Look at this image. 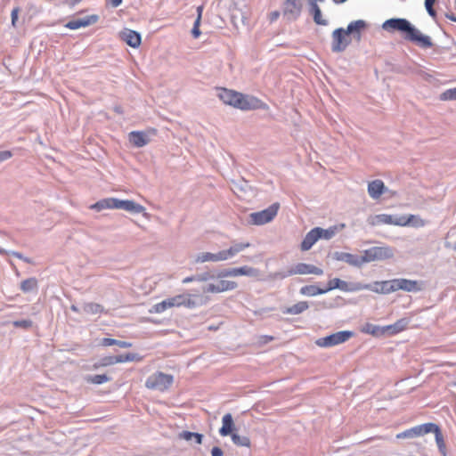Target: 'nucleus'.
Masks as SVG:
<instances>
[{"label": "nucleus", "mask_w": 456, "mask_h": 456, "mask_svg": "<svg viewBox=\"0 0 456 456\" xmlns=\"http://www.w3.org/2000/svg\"><path fill=\"white\" fill-rule=\"evenodd\" d=\"M383 29L387 31H402L404 33V38L413 42L421 48H430L433 46L432 38L428 35L422 34L420 30L415 28L408 20L390 19L382 24Z\"/></svg>", "instance_id": "f257e3e1"}, {"label": "nucleus", "mask_w": 456, "mask_h": 456, "mask_svg": "<svg viewBox=\"0 0 456 456\" xmlns=\"http://www.w3.org/2000/svg\"><path fill=\"white\" fill-rule=\"evenodd\" d=\"M218 97L224 103L241 110H265L267 108L265 102L253 95L243 94L226 88L220 89Z\"/></svg>", "instance_id": "f03ea898"}, {"label": "nucleus", "mask_w": 456, "mask_h": 456, "mask_svg": "<svg viewBox=\"0 0 456 456\" xmlns=\"http://www.w3.org/2000/svg\"><path fill=\"white\" fill-rule=\"evenodd\" d=\"M90 209L101 212L104 209H123L132 214H140L145 208L132 200H120L117 198H104L90 206Z\"/></svg>", "instance_id": "7ed1b4c3"}, {"label": "nucleus", "mask_w": 456, "mask_h": 456, "mask_svg": "<svg viewBox=\"0 0 456 456\" xmlns=\"http://www.w3.org/2000/svg\"><path fill=\"white\" fill-rule=\"evenodd\" d=\"M422 289L421 284L415 280L409 279H393L387 280V281L376 283V292L391 293L403 289L408 292L420 291Z\"/></svg>", "instance_id": "20e7f679"}, {"label": "nucleus", "mask_w": 456, "mask_h": 456, "mask_svg": "<svg viewBox=\"0 0 456 456\" xmlns=\"http://www.w3.org/2000/svg\"><path fill=\"white\" fill-rule=\"evenodd\" d=\"M173 382V375L157 371L147 378L145 387L152 390L164 391L169 388Z\"/></svg>", "instance_id": "39448f33"}, {"label": "nucleus", "mask_w": 456, "mask_h": 456, "mask_svg": "<svg viewBox=\"0 0 456 456\" xmlns=\"http://www.w3.org/2000/svg\"><path fill=\"white\" fill-rule=\"evenodd\" d=\"M279 208L280 203L275 202L264 210L253 212L249 215V223L254 225H263L270 223L277 216Z\"/></svg>", "instance_id": "423d86ee"}, {"label": "nucleus", "mask_w": 456, "mask_h": 456, "mask_svg": "<svg viewBox=\"0 0 456 456\" xmlns=\"http://www.w3.org/2000/svg\"><path fill=\"white\" fill-rule=\"evenodd\" d=\"M395 256V249L388 246L372 247L364 250V260L366 262L384 261Z\"/></svg>", "instance_id": "0eeeda50"}, {"label": "nucleus", "mask_w": 456, "mask_h": 456, "mask_svg": "<svg viewBox=\"0 0 456 456\" xmlns=\"http://www.w3.org/2000/svg\"><path fill=\"white\" fill-rule=\"evenodd\" d=\"M302 0H285L282 7L283 17L289 21H295L301 14Z\"/></svg>", "instance_id": "6e6552de"}, {"label": "nucleus", "mask_w": 456, "mask_h": 456, "mask_svg": "<svg viewBox=\"0 0 456 456\" xmlns=\"http://www.w3.org/2000/svg\"><path fill=\"white\" fill-rule=\"evenodd\" d=\"M257 273V270L248 266H240V267H234V268H226L223 270L217 271V278L223 279L225 277H236V276H248L252 277L255 276Z\"/></svg>", "instance_id": "1a4fd4ad"}, {"label": "nucleus", "mask_w": 456, "mask_h": 456, "mask_svg": "<svg viewBox=\"0 0 456 456\" xmlns=\"http://www.w3.org/2000/svg\"><path fill=\"white\" fill-rule=\"evenodd\" d=\"M238 287V283L233 281L220 279L217 284L208 283L202 287L203 293H221L228 290H233Z\"/></svg>", "instance_id": "9d476101"}, {"label": "nucleus", "mask_w": 456, "mask_h": 456, "mask_svg": "<svg viewBox=\"0 0 456 456\" xmlns=\"http://www.w3.org/2000/svg\"><path fill=\"white\" fill-rule=\"evenodd\" d=\"M401 216H394L391 214H376L369 217V224L372 226L395 225L400 226Z\"/></svg>", "instance_id": "9b49d317"}, {"label": "nucleus", "mask_w": 456, "mask_h": 456, "mask_svg": "<svg viewBox=\"0 0 456 456\" xmlns=\"http://www.w3.org/2000/svg\"><path fill=\"white\" fill-rule=\"evenodd\" d=\"M118 36L122 41L133 48H138L141 45L142 36L138 31L125 28Z\"/></svg>", "instance_id": "f8f14e48"}, {"label": "nucleus", "mask_w": 456, "mask_h": 456, "mask_svg": "<svg viewBox=\"0 0 456 456\" xmlns=\"http://www.w3.org/2000/svg\"><path fill=\"white\" fill-rule=\"evenodd\" d=\"M99 19L100 17L97 14L88 15L81 19H76L68 21L65 24V28L69 29H78L80 28H86L95 24L99 20Z\"/></svg>", "instance_id": "ddd939ff"}, {"label": "nucleus", "mask_w": 456, "mask_h": 456, "mask_svg": "<svg viewBox=\"0 0 456 456\" xmlns=\"http://www.w3.org/2000/svg\"><path fill=\"white\" fill-rule=\"evenodd\" d=\"M289 273L293 274H315L322 275L323 273L322 269L310 264L298 263L293 267L289 268Z\"/></svg>", "instance_id": "4468645a"}, {"label": "nucleus", "mask_w": 456, "mask_h": 456, "mask_svg": "<svg viewBox=\"0 0 456 456\" xmlns=\"http://www.w3.org/2000/svg\"><path fill=\"white\" fill-rule=\"evenodd\" d=\"M129 142L136 148H142L150 142L148 133L144 131H132L128 134Z\"/></svg>", "instance_id": "2eb2a0df"}, {"label": "nucleus", "mask_w": 456, "mask_h": 456, "mask_svg": "<svg viewBox=\"0 0 456 456\" xmlns=\"http://www.w3.org/2000/svg\"><path fill=\"white\" fill-rule=\"evenodd\" d=\"M176 297H181V304H179L178 306H185L192 309L204 304L202 297L197 295L180 294L176 295Z\"/></svg>", "instance_id": "dca6fc26"}, {"label": "nucleus", "mask_w": 456, "mask_h": 456, "mask_svg": "<svg viewBox=\"0 0 456 456\" xmlns=\"http://www.w3.org/2000/svg\"><path fill=\"white\" fill-rule=\"evenodd\" d=\"M408 324L409 319L401 318L398 319L397 322H394L392 325L383 326L381 329V332L387 333L388 335L391 336L397 335V333L405 330Z\"/></svg>", "instance_id": "f3484780"}, {"label": "nucleus", "mask_w": 456, "mask_h": 456, "mask_svg": "<svg viewBox=\"0 0 456 456\" xmlns=\"http://www.w3.org/2000/svg\"><path fill=\"white\" fill-rule=\"evenodd\" d=\"M316 345L321 347H330L342 343V330L330 334L316 340Z\"/></svg>", "instance_id": "a211bd4d"}, {"label": "nucleus", "mask_w": 456, "mask_h": 456, "mask_svg": "<svg viewBox=\"0 0 456 456\" xmlns=\"http://www.w3.org/2000/svg\"><path fill=\"white\" fill-rule=\"evenodd\" d=\"M385 191L386 186L381 179H375L374 181L368 183L369 196L372 200H379L381 195L384 194Z\"/></svg>", "instance_id": "6ab92c4d"}, {"label": "nucleus", "mask_w": 456, "mask_h": 456, "mask_svg": "<svg viewBox=\"0 0 456 456\" xmlns=\"http://www.w3.org/2000/svg\"><path fill=\"white\" fill-rule=\"evenodd\" d=\"M180 299L181 297L176 296L167 298L160 303L152 305V307L150 309V313H162L167 308L178 306V305L181 304Z\"/></svg>", "instance_id": "aec40b11"}, {"label": "nucleus", "mask_w": 456, "mask_h": 456, "mask_svg": "<svg viewBox=\"0 0 456 456\" xmlns=\"http://www.w3.org/2000/svg\"><path fill=\"white\" fill-rule=\"evenodd\" d=\"M236 428L234 425L233 418L231 413H226L222 419V427L219 429V434L222 436H228L234 434Z\"/></svg>", "instance_id": "412c9836"}, {"label": "nucleus", "mask_w": 456, "mask_h": 456, "mask_svg": "<svg viewBox=\"0 0 456 456\" xmlns=\"http://www.w3.org/2000/svg\"><path fill=\"white\" fill-rule=\"evenodd\" d=\"M433 432L435 434V439L438 449L444 452L445 449V442L444 440L443 433L440 428L435 423H426V434Z\"/></svg>", "instance_id": "4be33fe9"}, {"label": "nucleus", "mask_w": 456, "mask_h": 456, "mask_svg": "<svg viewBox=\"0 0 456 456\" xmlns=\"http://www.w3.org/2000/svg\"><path fill=\"white\" fill-rule=\"evenodd\" d=\"M318 232H316L314 227L305 234L300 244L302 251L309 250L319 240Z\"/></svg>", "instance_id": "5701e85b"}, {"label": "nucleus", "mask_w": 456, "mask_h": 456, "mask_svg": "<svg viewBox=\"0 0 456 456\" xmlns=\"http://www.w3.org/2000/svg\"><path fill=\"white\" fill-rule=\"evenodd\" d=\"M308 12L313 16L314 21L318 25H326L327 20L322 19V11L316 1L308 0Z\"/></svg>", "instance_id": "b1692460"}, {"label": "nucleus", "mask_w": 456, "mask_h": 456, "mask_svg": "<svg viewBox=\"0 0 456 456\" xmlns=\"http://www.w3.org/2000/svg\"><path fill=\"white\" fill-rule=\"evenodd\" d=\"M426 434V423L420 424L419 426L408 428L401 433H397V438H411L416 436H422Z\"/></svg>", "instance_id": "393cba45"}, {"label": "nucleus", "mask_w": 456, "mask_h": 456, "mask_svg": "<svg viewBox=\"0 0 456 456\" xmlns=\"http://www.w3.org/2000/svg\"><path fill=\"white\" fill-rule=\"evenodd\" d=\"M425 224L426 221L419 216H413V214H411L410 216H401L400 226L422 227L425 226Z\"/></svg>", "instance_id": "a878e982"}, {"label": "nucleus", "mask_w": 456, "mask_h": 456, "mask_svg": "<svg viewBox=\"0 0 456 456\" xmlns=\"http://www.w3.org/2000/svg\"><path fill=\"white\" fill-rule=\"evenodd\" d=\"M366 28V24L364 20H358L352 21L347 25V28L344 30L345 34H351L356 36L357 39H360L361 32L362 29Z\"/></svg>", "instance_id": "bb28decb"}, {"label": "nucleus", "mask_w": 456, "mask_h": 456, "mask_svg": "<svg viewBox=\"0 0 456 456\" xmlns=\"http://www.w3.org/2000/svg\"><path fill=\"white\" fill-rule=\"evenodd\" d=\"M308 307H309V305H308L307 302L300 301V302L293 305L292 306L281 307V311L283 314H299L303 313L304 311H305Z\"/></svg>", "instance_id": "cd10ccee"}, {"label": "nucleus", "mask_w": 456, "mask_h": 456, "mask_svg": "<svg viewBox=\"0 0 456 456\" xmlns=\"http://www.w3.org/2000/svg\"><path fill=\"white\" fill-rule=\"evenodd\" d=\"M204 436L200 433L191 432L188 430H183L178 434V438L183 439L185 441H192L197 444H201L203 441Z\"/></svg>", "instance_id": "c85d7f7f"}, {"label": "nucleus", "mask_w": 456, "mask_h": 456, "mask_svg": "<svg viewBox=\"0 0 456 456\" xmlns=\"http://www.w3.org/2000/svg\"><path fill=\"white\" fill-rule=\"evenodd\" d=\"M142 356L137 353H126L118 355H115L116 363L126 362H141Z\"/></svg>", "instance_id": "c756f323"}, {"label": "nucleus", "mask_w": 456, "mask_h": 456, "mask_svg": "<svg viewBox=\"0 0 456 456\" xmlns=\"http://www.w3.org/2000/svg\"><path fill=\"white\" fill-rule=\"evenodd\" d=\"M345 261L348 263V265L360 266L366 263L364 259V251L361 255H351V253L344 254Z\"/></svg>", "instance_id": "7c9ffc66"}, {"label": "nucleus", "mask_w": 456, "mask_h": 456, "mask_svg": "<svg viewBox=\"0 0 456 456\" xmlns=\"http://www.w3.org/2000/svg\"><path fill=\"white\" fill-rule=\"evenodd\" d=\"M84 313L87 314H98L104 313V307L98 303H85L82 306Z\"/></svg>", "instance_id": "2f4dec72"}, {"label": "nucleus", "mask_w": 456, "mask_h": 456, "mask_svg": "<svg viewBox=\"0 0 456 456\" xmlns=\"http://www.w3.org/2000/svg\"><path fill=\"white\" fill-rule=\"evenodd\" d=\"M85 380L89 384L101 385L110 381L111 377L106 374L87 375L85 377Z\"/></svg>", "instance_id": "473e14b6"}, {"label": "nucleus", "mask_w": 456, "mask_h": 456, "mask_svg": "<svg viewBox=\"0 0 456 456\" xmlns=\"http://www.w3.org/2000/svg\"><path fill=\"white\" fill-rule=\"evenodd\" d=\"M101 345L103 346H118L121 348H128L132 346V343L123 340H118L110 338H103Z\"/></svg>", "instance_id": "72a5a7b5"}, {"label": "nucleus", "mask_w": 456, "mask_h": 456, "mask_svg": "<svg viewBox=\"0 0 456 456\" xmlns=\"http://www.w3.org/2000/svg\"><path fill=\"white\" fill-rule=\"evenodd\" d=\"M37 280L35 277L28 278L21 281L20 289L24 293H28L37 289Z\"/></svg>", "instance_id": "f704fd0d"}, {"label": "nucleus", "mask_w": 456, "mask_h": 456, "mask_svg": "<svg viewBox=\"0 0 456 456\" xmlns=\"http://www.w3.org/2000/svg\"><path fill=\"white\" fill-rule=\"evenodd\" d=\"M333 52H340L342 50V27L333 31V43L331 45Z\"/></svg>", "instance_id": "c9c22d12"}, {"label": "nucleus", "mask_w": 456, "mask_h": 456, "mask_svg": "<svg viewBox=\"0 0 456 456\" xmlns=\"http://www.w3.org/2000/svg\"><path fill=\"white\" fill-rule=\"evenodd\" d=\"M338 226H331L328 229H323L322 227H315V231L319 232L318 238L319 240L324 239V240H330L331 239L337 232Z\"/></svg>", "instance_id": "e433bc0d"}, {"label": "nucleus", "mask_w": 456, "mask_h": 456, "mask_svg": "<svg viewBox=\"0 0 456 456\" xmlns=\"http://www.w3.org/2000/svg\"><path fill=\"white\" fill-rule=\"evenodd\" d=\"M300 293L305 296H316L324 294L325 290H322V288L316 285H305L301 288Z\"/></svg>", "instance_id": "4c0bfd02"}, {"label": "nucleus", "mask_w": 456, "mask_h": 456, "mask_svg": "<svg viewBox=\"0 0 456 456\" xmlns=\"http://www.w3.org/2000/svg\"><path fill=\"white\" fill-rule=\"evenodd\" d=\"M113 364H116L115 355L104 356V357L99 359L97 362H95L93 364L92 369L98 370L102 367H107V366H110Z\"/></svg>", "instance_id": "58836bf2"}, {"label": "nucleus", "mask_w": 456, "mask_h": 456, "mask_svg": "<svg viewBox=\"0 0 456 456\" xmlns=\"http://www.w3.org/2000/svg\"><path fill=\"white\" fill-rule=\"evenodd\" d=\"M193 279H196V281H208L210 280H219L217 278V271H207L201 273H197L193 275Z\"/></svg>", "instance_id": "ea45409f"}, {"label": "nucleus", "mask_w": 456, "mask_h": 456, "mask_svg": "<svg viewBox=\"0 0 456 456\" xmlns=\"http://www.w3.org/2000/svg\"><path fill=\"white\" fill-rule=\"evenodd\" d=\"M232 441L238 446H250V439L246 436H240L238 433H234L231 436Z\"/></svg>", "instance_id": "a19ab883"}, {"label": "nucleus", "mask_w": 456, "mask_h": 456, "mask_svg": "<svg viewBox=\"0 0 456 456\" xmlns=\"http://www.w3.org/2000/svg\"><path fill=\"white\" fill-rule=\"evenodd\" d=\"M208 261L216 262V253L203 252L197 255L195 262L204 263Z\"/></svg>", "instance_id": "79ce46f5"}, {"label": "nucleus", "mask_w": 456, "mask_h": 456, "mask_svg": "<svg viewBox=\"0 0 456 456\" xmlns=\"http://www.w3.org/2000/svg\"><path fill=\"white\" fill-rule=\"evenodd\" d=\"M0 255H12L19 259L23 260L24 262L28 264H33V260L29 257L24 256L20 252L18 251H7L4 248H0Z\"/></svg>", "instance_id": "37998d69"}, {"label": "nucleus", "mask_w": 456, "mask_h": 456, "mask_svg": "<svg viewBox=\"0 0 456 456\" xmlns=\"http://www.w3.org/2000/svg\"><path fill=\"white\" fill-rule=\"evenodd\" d=\"M250 247L249 242H239V243H233L230 248L229 250H231L232 256H234L240 251L244 250L245 248Z\"/></svg>", "instance_id": "c03bdc74"}, {"label": "nucleus", "mask_w": 456, "mask_h": 456, "mask_svg": "<svg viewBox=\"0 0 456 456\" xmlns=\"http://www.w3.org/2000/svg\"><path fill=\"white\" fill-rule=\"evenodd\" d=\"M334 289H342V280L339 278H335L333 280H330L327 286L322 288V290H325V293Z\"/></svg>", "instance_id": "a18cd8bd"}, {"label": "nucleus", "mask_w": 456, "mask_h": 456, "mask_svg": "<svg viewBox=\"0 0 456 456\" xmlns=\"http://www.w3.org/2000/svg\"><path fill=\"white\" fill-rule=\"evenodd\" d=\"M12 325L15 328L29 330L33 326V322L29 319L17 320L12 322Z\"/></svg>", "instance_id": "49530a36"}, {"label": "nucleus", "mask_w": 456, "mask_h": 456, "mask_svg": "<svg viewBox=\"0 0 456 456\" xmlns=\"http://www.w3.org/2000/svg\"><path fill=\"white\" fill-rule=\"evenodd\" d=\"M440 99L443 101L456 100V87L442 92Z\"/></svg>", "instance_id": "de8ad7c7"}, {"label": "nucleus", "mask_w": 456, "mask_h": 456, "mask_svg": "<svg viewBox=\"0 0 456 456\" xmlns=\"http://www.w3.org/2000/svg\"><path fill=\"white\" fill-rule=\"evenodd\" d=\"M232 257V254H231V250L228 249H224V250H221L219 252L216 253V262H219V261H224V260H227L229 258Z\"/></svg>", "instance_id": "09e8293b"}, {"label": "nucleus", "mask_w": 456, "mask_h": 456, "mask_svg": "<svg viewBox=\"0 0 456 456\" xmlns=\"http://www.w3.org/2000/svg\"><path fill=\"white\" fill-rule=\"evenodd\" d=\"M436 3V0H425V7L428 11V15L432 17H436V12L433 8L434 4Z\"/></svg>", "instance_id": "8fccbe9b"}, {"label": "nucleus", "mask_w": 456, "mask_h": 456, "mask_svg": "<svg viewBox=\"0 0 456 456\" xmlns=\"http://www.w3.org/2000/svg\"><path fill=\"white\" fill-rule=\"evenodd\" d=\"M362 288V284L360 283H347L344 282V290L345 291H354V289H358Z\"/></svg>", "instance_id": "3c124183"}, {"label": "nucleus", "mask_w": 456, "mask_h": 456, "mask_svg": "<svg viewBox=\"0 0 456 456\" xmlns=\"http://www.w3.org/2000/svg\"><path fill=\"white\" fill-rule=\"evenodd\" d=\"M20 7H15L12 9V13H11V20H12V25L13 27L16 26V22L18 20V15H19V12H20Z\"/></svg>", "instance_id": "603ef678"}, {"label": "nucleus", "mask_w": 456, "mask_h": 456, "mask_svg": "<svg viewBox=\"0 0 456 456\" xmlns=\"http://www.w3.org/2000/svg\"><path fill=\"white\" fill-rule=\"evenodd\" d=\"M12 156V153L10 151H0V163L7 160Z\"/></svg>", "instance_id": "864d4df0"}, {"label": "nucleus", "mask_w": 456, "mask_h": 456, "mask_svg": "<svg viewBox=\"0 0 456 456\" xmlns=\"http://www.w3.org/2000/svg\"><path fill=\"white\" fill-rule=\"evenodd\" d=\"M294 275L293 273H289V269L285 272H277L274 273V277L277 279H285L289 276Z\"/></svg>", "instance_id": "5fc2aeb1"}, {"label": "nucleus", "mask_w": 456, "mask_h": 456, "mask_svg": "<svg viewBox=\"0 0 456 456\" xmlns=\"http://www.w3.org/2000/svg\"><path fill=\"white\" fill-rule=\"evenodd\" d=\"M211 456H224V452L220 447L215 446L211 449Z\"/></svg>", "instance_id": "6e6d98bb"}, {"label": "nucleus", "mask_w": 456, "mask_h": 456, "mask_svg": "<svg viewBox=\"0 0 456 456\" xmlns=\"http://www.w3.org/2000/svg\"><path fill=\"white\" fill-rule=\"evenodd\" d=\"M381 329H382V327L374 326V327H372L371 330H370V332H371L372 335H376V336L383 335L381 332Z\"/></svg>", "instance_id": "4d7b16f0"}, {"label": "nucleus", "mask_w": 456, "mask_h": 456, "mask_svg": "<svg viewBox=\"0 0 456 456\" xmlns=\"http://www.w3.org/2000/svg\"><path fill=\"white\" fill-rule=\"evenodd\" d=\"M201 34V31L200 29V28L198 27H192V29H191V36L194 37V38H198Z\"/></svg>", "instance_id": "13d9d810"}, {"label": "nucleus", "mask_w": 456, "mask_h": 456, "mask_svg": "<svg viewBox=\"0 0 456 456\" xmlns=\"http://www.w3.org/2000/svg\"><path fill=\"white\" fill-rule=\"evenodd\" d=\"M112 7L117 8L122 4V0H108Z\"/></svg>", "instance_id": "bf43d9fd"}, {"label": "nucleus", "mask_w": 456, "mask_h": 456, "mask_svg": "<svg viewBox=\"0 0 456 456\" xmlns=\"http://www.w3.org/2000/svg\"><path fill=\"white\" fill-rule=\"evenodd\" d=\"M203 5H200L197 7V18H202Z\"/></svg>", "instance_id": "052dcab7"}, {"label": "nucleus", "mask_w": 456, "mask_h": 456, "mask_svg": "<svg viewBox=\"0 0 456 456\" xmlns=\"http://www.w3.org/2000/svg\"><path fill=\"white\" fill-rule=\"evenodd\" d=\"M333 257L337 260H342V252H338V251L334 252Z\"/></svg>", "instance_id": "680f3d73"}, {"label": "nucleus", "mask_w": 456, "mask_h": 456, "mask_svg": "<svg viewBox=\"0 0 456 456\" xmlns=\"http://www.w3.org/2000/svg\"><path fill=\"white\" fill-rule=\"evenodd\" d=\"M280 16V12L275 11L271 13V20H275Z\"/></svg>", "instance_id": "e2e57ef3"}, {"label": "nucleus", "mask_w": 456, "mask_h": 456, "mask_svg": "<svg viewBox=\"0 0 456 456\" xmlns=\"http://www.w3.org/2000/svg\"><path fill=\"white\" fill-rule=\"evenodd\" d=\"M191 281H196V279H193V275L183 279V283H188Z\"/></svg>", "instance_id": "0e129e2a"}, {"label": "nucleus", "mask_w": 456, "mask_h": 456, "mask_svg": "<svg viewBox=\"0 0 456 456\" xmlns=\"http://www.w3.org/2000/svg\"><path fill=\"white\" fill-rule=\"evenodd\" d=\"M200 23H201V19L200 18H196L194 23H193V27H198L200 28Z\"/></svg>", "instance_id": "69168bd1"}, {"label": "nucleus", "mask_w": 456, "mask_h": 456, "mask_svg": "<svg viewBox=\"0 0 456 456\" xmlns=\"http://www.w3.org/2000/svg\"><path fill=\"white\" fill-rule=\"evenodd\" d=\"M82 0H69V5L75 6L78 3H80Z\"/></svg>", "instance_id": "338daca9"}, {"label": "nucleus", "mask_w": 456, "mask_h": 456, "mask_svg": "<svg viewBox=\"0 0 456 456\" xmlns=\"http://www.w3.org/2000/svg\"><path fill=\"white\" fill-rule=\"evenodd\" d=\"M446 17L452 21H456V16L453 14H447Z\"/></svg>", "instance_id": "774afa93"}]
</instances>
